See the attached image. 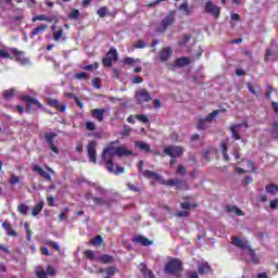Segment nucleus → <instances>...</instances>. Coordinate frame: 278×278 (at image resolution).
<instances>
[{
	"label": "nucleus",
	"instance_id": "nucleus-1",
	"mask_svg": "<svg viewBox=\"0 0 278 278\" xmlns=\"http://www.w3.org/2000/svg\"><path fill=\"white\" fill-rule=\"evenodd\" d=\"M115 155H118V157H122V155H131V150H127L125 146H121L117 148L114 146H110L106 147L102 152V160L109 173H113V175H121L125 173V167L117 166V168H114Z\"/></svg>",
	"mask_w": 278,
	"mask_h": 278
},
{
	"label": "nucleus",
	"instance_id": "nucleus-2",
	"mask_svg": "<svg viewBox=\"0 0 278 278\" xmlns=\"http://www.w3.org/2000/svg\"><path fill=\"white\" fill-rule=\"evenodd\" d=\"M232 244L233 247H238V249H241V251H243V253L248 255L250 262H253V264H257L260 262V260L255 255V251L251 249V245H249L248 242H244V240H242L241 238L235 237L232 240Z\"/></svg>",
	"mask_w": 278,
	"mask_h": 278
},
{
	"label": "nucleus",
	"instance_id": "nucleus-3",
	"mask_svg": "<svg viewBox=\"0 0 278 278\" xmlns=\"http://www.w3.org/2000/svg\"><path fill=\"white\" fill-rule=\"evenodd\" d=\"M114 62H118V51L116 48H111L102 59L103 67L112 68V64H114Z\"/></svg>",
	"mask_w": 278,
	"mask_h": 278
},
{
	"label": "nucleus",
	"instance_id": "nucleus-4",
	"mask_svg": "<svg viewBox=\"0 0 278 278\" xmlns=\"http://www.w3.org/2000/svg\"><path fill=\"white\" fill-rule=\"evenodd\" d=\"M12 55L15 62H18V64H21L22 66H29V64H31L29 58L25 56L24 51H21L15 48V50H12Z\"/></svg>",
	"mask_w": 278,
	"mask_h": 278
},
{
	"label": "nucleus",
	"instance_id": "nucleus-5",
	"mask_svg": "<svg viewBox=\"0 0 278 278\" xmlns=\"http://www.w3.org/2000/svg\"><path fill=\"white\" fill-rule=\"evenodd\" d=\"M165 271L168 273V275H177L178 273H181V261L175 258L166 264Z\"/></svg>",
	"mask_w": 278,
	"mask_h": 278
},
{
	"label": "nucleus",
	"instance_id": "nucleus-6",
	"mask_svg": "<svg viewBox=\"0 0 278 278\" xmlns=\"http://www.w3.org/2000/svg\"><path fill=\"white\" fill-rule=\"evenodd\" d=\"M222 110H215L212 113H210L205 118L200 119L197 127L199 129H207V123H212L218 114H220Z\"/></svg>",
	"mask_w": 278,
	"mask_h": 278
},
{
	"label": "nucleus",
	"instance_id": "nucleus-7",
	"mask_svg": "<svg viewBox=\"0 0 278 278\" xmlns=\"http://www.w3.org/2000/svg\"><path fill=\"white\" fill-rule=\"evenodd\" d=\"M135 99L139 105H142V103H149L151 101L152 97L147 89H139L136 92Z\"/></svg>",
	"mask_w": 278,
	"mask_h": 278
},
{
	"label": "nucleus",
	"instance_id": "nucleus-8",
	"mask_svg": "<svg viewBox=\"0 0 278 278\" xmlns=\"http://www.w3.org/2000/svg\"><path fill=\"white\" fill-rule=\"evenodd\" d=\"M165 155H169L172 159L179 157L184 155V148L177 146H169L164 149Z\"/></svg>",
	"mask_w": 278,
	"mask_h": 278
},
{
	"label": "nucleus",
	"instance_id": "nucleus-9",
	"mask_svg": "<svg viewBox=\"0 0 278 278\" xmlns=\"http://www.w3.org/2000/svg\"><path fill=\"white\" fill-rule=\"evenodd\" d=\"M204 12L212 14L214 18H218L220 16V7L214 4L212 1H207L204 5Z\"/></svg>",
	"mask_w": 278,
	"mask_h": 278
},
{
	"label": "nucleus",
	"instance_id": "nucleus-10",
	"mask_svg": "<svg viewBox=\"0 0 278 278\" xmlns=\"http://www.w3.org/2000/svg\"><path fill=\"white\" fill-rule=\"evenodd\" d=\"M87 155L91 164H97V141H90L87 144Z\"/></svg>",
	"mask_w": 278,
	"mask_h": 278
},
{
	"label": "nucleus",
	"instance_id": "nucleus-11",
	"mask_svg": "<svg viewBox=\"0 0 278 278\" xmlns=\"http://www.w3.org/2000/svg\"><path fill=\"white\" fill-rule=\"evenodd\" d=\"M173 23H175V11H170L161 22L162 31H166V29H168Z\"/></svg>",
	"mask_w": 278,
	"mask_h": 278
},
{
	"label": "nucleus",
	"instance_id": "nucleus-12",
	"mask_svg": "<svg viewBox=\"0 0 278 278\" xmlns=\"http://www.w3.org/2000/svg\"><path fill=\"white\" fill-rule=\"evenodd\" d=\"M173 56V48L172 47H165L159 51L157 59L160 62H168L170 58Z\"/></svg>",
	"mask_w": 278,
	"mask_h": 278
},
{
	"label": "nucleus",
	"instance_id": "nucleus-13",
	"mask_svg": "<svg viewBox=\"0 0 278 278\" xmlns=\"http://www.w3.org/2000/svg\"><path fill=\"white\" fill-rule=\"evenodd\" d=\"M242 127L247 129L249 128V124L247 122H243V124L233 125L232 127H230V131L235 140H241L240 134L242 131Z\"/></svg>",
	"mask_w": 278,
	"mask_h": 278
},
{
	"label": "nucleus",
	"instance_id": "nucleus-14",
	"mask_svg": "<svg viewBox=\"0 0 278 278\" xmlns=\"http://www.w3.org/2000/svg\"><path fill=\"white\" fill-rule=\"evenodd\" d=\"M45 138L51 151L56 154L60 153V150L58 149V147H55V142H53V139L58 138V135L55 132H47L45 135Z\"/></svg>",
	"mask_w": 278,
	"mask_h": 278
},
{
	"label": "nucleus",
	"instance_id": "nucleus-15",
	"mask_svg": "<svg viewBox=\"0 0 278 278\" xmlns=\"http://www.w3.org/2000/svg\"><path fill=\"white\" fill-rule=\"evenodd\" d=\"M193 59L190 56H181L175 60L174 64L175 66H177L178 68H184V66H188L190 64H192Z\"/></svg>",
	"mask_w": 278,
	"mask_h": 278
},
{
	"label": "nucleus",
	"instance_id": "nucleus-16",
	"mask_svg": "<svg viewBox=\"0 0 278 278\" xmlns=\"http://www.w3.org/2000/svg\"><path fill=\"white\" fill-rule=\"evenodd\" d=\"M198 273L199 275H210V273H212V267H210V264H207V262H199Z\"/></svg>",
	"mask_w": 278,
	"mask_h": 278
},
{
	"label": "nucleus",
	"instance_id": "nucleus-17",
	"mask_svg": "<svg viewBox=\"0 0 278 278\" xmlns=\"http://www.w3.org/2000/svg\"><path fill=\"white\" fill-rule=\"evenodd\" d=\"M105 109H94L91 111L92 118H96L99 123H103V116L105 114Z\"/></svg>",
	"mask_w": 278,
	"mask_h": 278
},
{
	"label": "nucleus",
	"instance_id": "nucleus-18",
	"mask_svg": "<svg viewBox=\"0 0 278 278\" xmlns=\"http://www.w3.org/2000/svg\"><path fill=\"white\" fill-rule=\"evenodd\" d=\"M33 170H34L35 173H39V175H40L43 179H46L47 181H52L51 175H50L48 172H46L42 167H40L39 165H34V166H33Z\"/></svg>",
	"mask_w": 278,
	"mask_h": 278
},
{
	"label": "nucleus",
	"instance_id": "nucleus-19",
	"mask_svg": "<svg viewBox=\"0 0 278 278\" xmlns=\"http://www.w3.org/2000/svg\"><path fill=\"white\" fill-rule=\"evenodd\" d=\"M22 101H25L28 105H35L36 108H39V110H42V103L29 96H23Z\"/></svg>",
	"mask_w": 278,
	"mask_h": 278
},
{
	"label": "nucleus",
	"instance_id": "nucleus-20",
	"mask_svg": "<svg viewBox=\"0 0 278 278\" xmlns=\"http://www.w3.org/2000/svg\"><path fill=\"white\" fill-rule=\"evenodd\" d=\"M132 241L137 244H142L143 247H151V244H153V241L143 236H137L132 239Z\"/></svg>",
	"mask_w": 278,
	"mask_h": 278
},
{
	"label": "nucleus",
	"instance_id": "nucleus-21",
	"mask_svg": "<svg viewBox=\"0 0 278 278\" xmlns=\"http://www.w3.org/2000/svg\"><path fill=\"white\" fill-rule=\"evenodd\" d=\"M15 48H4L0 50V58L3 60H14L12 56V51H14Z\"/></svg>",
	"mask_w": 278,
	"mask_h": 278
},
{
	"label": "nucleus",
	"instance_id": "nucleus-22",
	"mask_svg": "<svg viewBox=\"0 0 278 278\" xmlns=\"http://www.w3.org/2000/svg\"><path fill=\"white\" fill-rule=\"evenodd\" d=\"M179 12H184L185 16H190L192 14V9H190V5L188 4V0H185L179 7Z\"/></svg>",
	"mask_w": 278,
	"mask_h": 278
},
{
	"label": "nucleus",
	"instance_id": "nucleus-23",
	"mask_svg": "<svg viewBox=\"0 0 278 278\" xmlns=\"http://www.w3.org/2000/svg\"><path fill=\"white\" fill-rule=\"evenodd\" d=\"M2 227L7 231V236H11V238H16V236H18V233L12 229V225L10 223L3 222Z\"/></svg>",
	"mask_w": 278,
	"mask_h": 278
},
{
	"label": "nucleus",
	"instance_id": "nucleus-24",
	"mask_svg": "<svg viewBox=\"0 0 278 278\" xmlns=\"http://www.w3.org/2000/svg\"><path fill=\"white\" fill-rule=\"evenodd\" d=\"M135 147H137L140 151H144L146 153H149L151 151V146L144 141H136Z\"/></svg>",
	"mask_w": 278,
	"mask_h": 278
},
{
	"label": "nucleus",
	"instance_id": "nucleus-25",
	"mask_svg": "<svg viewBox=\"0 0 278 278\" xmlns=\"http://www.w3.org/2000/svg\"><path fill=\"white\" fill-rule=\"evenodd\" d=\"M42 207H45V202L40 201L39 203H37L33 210H31V216H38V214H40V212H42Z\"/></svg>",
	"mask_w": 278,
	"mask_h": 278
},
{
	"label": "nucleus",
	"instance_id": "nucleus-26",
	"mask_svg": "<svg viewBox=\"0 0 278 278\" xmlns=\"http://www.w3.org/2000/svg\"><path fill=\"white\" fill-rule=\"evenodd\" d=\"M47 25L42 24L40 26H37L36 28L33 29V31L30 33V36H38V34H45V31H47Z\"/></svg>",
	"mask_w": 278,
	"mask_h": 278
},
{
	"label": "nucleus",
	"instance_id": "nucleus-27",
	"mask_svg": "<svg viewBox=\"0 0 278 278\" xmlns=\"http://www.w3.org/2000/svg\"><path fill=\"white\" fill-rule=\"evenodd\" d=\"M98 262H101L102 264H112L114 262V257L108 254H103L98 257Z\"/></svg>",
	"mask_w": 278,
	"mask_h": 278
},
{
	"label": "nucleus",
	"instance_id": "nucleus-28",
	"mask_svg": "<svg viewBox=\"0 0 278 278\" xmlns=\"http://www.w3.org/2000/svg\"><path fill=\"white\" fill-rule=\"evenodd\" d=\"M143 177H147L148 179H151V177H153V179H156L157 181L162 179V176L160 174H155V172L152 170L143 172Z\"/></svg>",
	"mask_w": 278,
	"mask_h": 278
},
{
	"label": "nucleus",
	"instance_id": "nucleus-29",
	"mask_svg": "<svg viewBox=\"0 0 278 278\" xmlns=\"http://www.w3.org/2000/svg\"><path fill=\"white\" fill-rule=\"evenodd\" d=\"M123 62L127 66H138V64H140V61L138 59H134V58H129V56L125 58Z\"/></svg>",
	"mask_w": 278,
	"mask_h": 278
},
{
	"label": "nucleus",
	"instance_id": "nucleus-30",
	"mask_svg": "<svg viewBox=\"0 0 278 278\" xmlns=\"http://www.w3.org/2000/svg\"><path fill=\"white\" fill-rule=\"evenodd\" d=\"M52 36L55 42H60V40H62V38L64 37V29L59 28L56 31L52 33Z\"/></svg>",
	"mask_w": 278,
	"mask_h": 278
},
{
	"label": "nucleus",
	"instance_id": "nucleus-31",
	"mask_svg": "<svg viewBox=\"0 0 278 278\" xmlns=\"http://www.w3.org/2000/svg\"><path fill=\"white\" fill-rule=\"evenodd\" d=\"M265 62H269V60H278V54L270 50H267L264 58Z\"/></svg>",
	"mask_w": 278,
	"mask_h": 278
},
{
	"label": "nucleus",
	"instance_id": "nucleus-32",
	"mask_svg": "<svg viewBox=\"0 0 278 278\" xmlns=\"http://www.w3.org/2000/svg\"><path fill=\"white\" fill-rule=\"evenodd\" d=\"M35 275L38 278H47V271H45V268H42V266H37L35 268Z\"/></svg>",
	"mask_w": 278,
	"mask_h": 278
},
{
	"label": "nucleus",
	"instance_id": "nucleus-33",
	"mask_svg": "<svg viewBox=\"0 0 278 278\" xmlns=\"http://www.w3.org/2000/svg\"><path fill=\"white\" fill-rule=\"evenodd\" d=\"M140 270H143V277L144 278H154L153 271L147 269V265L141 264Z\"/></svg>",
	"mask_w": 278,
	"mask_h": 278
},
{
	"label": "nucleus",
	"instance_id": "nucleus-34",
	"mask_svg": "<svg viewBox=\"0 0 278 278\" xmlns=\"http://www.w3.org/2000/svg\"><path fill=\"white\" fill-rule=\"evenodd\" d=\"M227 212H231L232 214H236L237 216H244V212H242L238 206H228Z\"/></svg>",
	"mask_w": 278,
	"mask_h": 278
},
{
	"label": "nucleus",
	"instance_id": "nucleus-35",
	"mask_svg": "<svg viewBox=\"0 0 278 278\" xmlns=\"http://www.w3.org/2000/svg\"><path fill=\"white\" fill-rule=\"evenodd\" d=\"M17 212L23 216H26L27 212H29V206H27L25 203H22L17 206Z\"/></svg>",
	"mask_w": 278,
	"mask_h": 278
},
{
	"label": "nucleus",
	"instance_id": "nucleus-36",
	"mask_svg": "<svg viewBox=\"0 0 278 278\" xmlns=\"http://www.w3.org/2000/svg\"><path fill=\"white\" fill-rule=\"evenodd\" d=\"M102 243H103V238L101 236H97L90 241V244H92L93 247H101Z\"/></svg>",
	"mask_w": 278,
	"mask_h": 278
},
{
	"label": "nucleus",
	"instance_id": "nucleus-37",
	"mask_svg": "<svg viewBox=\"0 0 278 278\" xmlns=\"http://www.w3.org/2000/svg\"><path fill=\"white\" fill-rule=\"evenodd\" d=\"M266 192H268V194H277L278 193V186L277 185H268L266 187Z\"/></svg>",
	"mask_w": 278,
	"mask_h": 278
},
{
	"label": "nucleus",
	"instance_id": "nucleus-38",
	"mask_svg": "<svg viewBox=\"0 0 278 278\" xmlns=\"http://www.w3.org/2000/svg\"><path fill=\"white\" fill-rule=\"evenodd\" d=\"M16 94V90L15 89H8L3 91V98L4 99H12V97H14Z\"/></svg>",
	"mask_w": 278,
	"mask_h": 278
},
{
	"label": "nucleus",
	"instance_id": "nucleus-39",
	"mask_svg": "<svg viewBox=\"0 0 278 278\" xmlns=\"http://www.w3.org/2000/svg\"><path fill=\"white\" fill-rule=\"evenodd\" d=\"M222 147V153H223V157L226 162H229V154H227V143L222 142L220 143Z\"/></svg>",
	"mask_w": 278,
	"mask_h": 278
},
{
	"label": "nucleus",
	"instance_id": "nucleus-40",
	"mask_svg": "<svg viewBox=\"0 0 278 278\" xmlns=\"http://www.w3.org/2000/svg\"><path fill=\"white\" fill-rule=\"evenodd\" d=\"M93 203L96 205H100V206H103V205H109V202L108 200L103 199V198H93Z\"/></svg>",
	"mask_w": 278,
	"mask_h": 278
},
{
	"label": "nucleus",
	"instance_id": "nucleus-41",
	"mask_svg": "<svg viewBox=\"0 0 278 278\" xmlns=\"http://www.w3.org/2000/svg\"><path fill=\"white\" fill-rule=\"evenodd\" d=\"M98 16H100V18H105V16H108V7H102L97 11Z\"/></svg>",
	"mask_w": 278,
	"mask_h": 278
},
{
	"label": "nucleus",
	"instance_id": "nucleus-42",
	"mask_svg": "<svg viewBox=\"0 0 278 278\" xmlns=\"http://www.w3.org/2000/svg\"><path fill=\"white\" fill-rule=\"evenodd\" d=\"M100 273H105L108 277H112L113 275H115L116 269L114 267H109L106 269H100Z\"/></svg>",
	"mask_w": 278,
	"mask_h": 278
},
{
	"label": "nucleus",
	"instance_id": "nucleus-43",
	"mask_svg": "<svg viewBox=\"0 0 278 278\" xmlns=\"http://www.w3.org/2000/svg\"><path fill=\"white\" fill-rule=\"evenodd\" d=\"M48 104L51 106V108H60V100L58 99H51L49 98L48 99Z\"/></svg>",
	"mask_w": 278,
	"mask_h": 278
},
{
	"label": "nucleus",
	"instance_id": "nucleus-44",
	"mask_svg": "<svg viewBox=\"0 0 278 278\" xmlns=\"http://www.w3.org/2000/svg\"><path fill=\"white\" fill-rule=\"evenodd\" d=\"M175 216L177 218H186V217L190 216V213L188 211H178L175 213Z\"/></svg>",
	"mask_w": 278,
	"mask_h": 278
},
{
	"label": "nucleus",
	"instance_id": "nucleus-45",
	"mask_svg": "<svg viewBox=\"0 0 278 278\" xmlns=\"http://www.w3.org/2000/svg\"><path fill=\"white\" fill-rule=\"evenodd\" d=\"M21 181V177L16 176L15 174L11 175L10 184L11 186H16Z\"/></svg>",
	"mask_w": 278,
	"mask_h": 278
},
{
	"label": "nucleus",
	"instance_id": "nucleus-46",
	"mask_svg": "<svg viewBox=\"0 0 278 278\" xmlns=\"http://www.w3.org/2000/svg\"><path fill=\"white\" fill-rule=\"evenodd\" d=\"M165 186H179L181 184V180L179 179H170L164 182Z\"/></svg>",
	"mask_w": 278,
	"mask_h": 278
},
{
	"label": "nucleus",
	"instance_id": "nucleus-47",
	"mask_svg": "<svg viewBox=\"0 0 278 278\" xmlns=\"http://www.w3.org/2000/svg\"><path fill=\"white\" fill-rule=\"evenodd\" d=\"M86 129L88 131H94V129H97V125L94 124V122H87L86 123Z\"/></svg>",
	"mask_w": 278,
	"mask_h": 278
},
{
	"label": "nucleus",
	"instance_id": "nucleus-48",
	"mask_svg": "<svg viewBox=\"0 0 278 278\" xmlns=\"http://www.w3.org/2000/svg\"><path fill=\"white\" fill-rule=\"evenodd\" d=\"M75 78L76 79H88V73H86V72L77 73V74H75Z\"/></svg>",
	"mask_w": 278,
	"mask_h": 278
},
{
	"label": "nucleus",
	"instance_id": "nucleus-49",
	"mask_svg": "<svg viewBox=\"0 0 278 278\" xmlns=\"http://www.w3.org/2000/svg\"><path fill=\"white\" fill-rule=\"evenodd\" d=\"M144 47H147V42H144V40H138L135 43L136 49H144Z\"/></svg>",
	"mask_w": 278,
	"mask_h": 278
},
{
	"label": "nucleus",
	"instance_id": "nucleus-50",
	"mask_svg": "<svg viewBox=\"0 0 278 278\" xmlns=\"http://www.w3.org/2000/svg\"><path fill=\"white\" fill-rule=\"evenodd\" d=\"M97 68H99V63H94V64H89L87 66H85V71H97Z\"/></svg>",
	"mask_w": 278,
	"mask_h": 278
},
{
	"label": "nucleus",
	"instance_id": "nucleus-51",
	"mask_svg": "<svg viewBox=\"0 0 278 278\" xmlns=\"http://www.w3.org/2000/svg\"><path fill=\"white\" fill-rule=\"evenodd\" d=\"M66 212H68V208H64V211L59 215V220H68Z\"/></svg>",
	"mask_w": 278,
	"mask_h": 278
},
{
	"label": "nucleus",
	"instance_id": "nucleus-52",
	"mask_svg": "<svg viewBox=\"0 0 278 278\" xmlns=\"http://www.w3.org/2000/svg\"><path fill=\"white\" fill-rule=\"evenodd\" d=\"M46 274L49 275L50 277H53L55 275V268L53 266L49 265L47 267V273Z\"/></svg>",
	"mask_w": 278,
	"mask_h": 278
},
{
	"label": "nucleus",
	"instance_id": "nucleus-53",
	"mask_svg": "<svg viewBox=\"0 0 278 278\" xmlns=\"http://www.w3.org/2000/svg\"><path fill=\"white\" fill-rule=\"evenodd\" d=\"M248 168H251L252 173H257V167H255V163L252 161H247Z\"/></svg>",
	"mask_w": 278,
	"mask_h": 278
},
{
	"label": "nucleus",
	"instance_id": "nucleus-54",
	"mask_svg": "<svg viewBox=\"0 0 278 278\" xmlns=\"http://www.w3.org/2000/svg\"><path fill=\"white\" fill-rule=\"evenodd\" d=\"M180 207H181L182 210H190L191 203H190V202L181 203V204H180ZM192 207H197V204H192Z\"/></svg>",
	"mask_w": 278,
	"mask_h": 278
},
{
	"label": "nucleus",
	"instance_id": "nucleus-55",
	"mask_svg": "<svg viewBox=\"0 0 278 278\" xmlns=\"http://www.w3.org/2000/svg\"><path fill=\"white\" fill-rule=\"evenodd\" d=\"M136 118L140 123H149V117H147V115H137Z\"/></svg>",
	"mask_w": 278,
	"mask_h": 278
},
{
	"label": "nucleus",
	"instance_id": "nucleus-56",
	"mask_svg": "<svg viewBox=\"0 0 278 278\" xmlns=\"http://www.w3.org/2000/svg\"><path fill=\"white\" fill-rule=\"evenodd\" d=\"M36 21H47V15L41 14V15H37V16L33 17V23H36Z\"/></svg>",
	"mask_w": 278,
	"mask_h": 278
},
{
	"label": "nucleus",
	"instance_id": "nucleus-57",
	"mask_svg": "<svg viewBox=\"0 0 278 278\" xmlns=\"http://www.w3.org/2000/svg\"><path fill=\"white\" fill-rule=\"evenodd\" d=\"M85 255H86V257H87L88 260H94V251H92V250H87V251L85 252Z\"/></svg>",
	"mask_w": 278,
	"mask_h": 278
},
{
	"label": "nucleus",
	"instance_id": "nucleus-58",
	"mask_svg": "<svg viewBox=\"0 0 278 278\" xmlns=\"http://www.w3.org/2000/svg\"><path fill=\"white\" fill-rule=\"evenodd\" d=\"M269 207H271V210H277V207H278V198L270 201Z\"/></svg>",
	"mask_w": 278,
	"mask_h": 278
},
{
	"label": "nucleus",
	"instance_id": "nucleus-59",
	"mask_svg": "<svg viewBox=\"0 0 278 278\" xmlns=\"http://www.w3.org/2000/svg\"><path fill=\"white\" fill-rule=\"evenodd\" d=\"M247 88H248V90H249L252 94H254L255 97H257V91L253 88V85H251V83H248V84H247Z\"/></svg>",
	"mask_w": 278,
	"mask_h": 278
},
{
	"label": "nucleus",
	"instance_id": "nucleus-60",
	"mask_svg": "<svg viewBox=\"0 0 278 278\" xmlns=\"http://www.w3.org/2000/svg\"><path fill=\"white\" fill-rule=\"evenodd\" d=\"M70 17L74 18L76 21V18H79V10H73L70 13Z\"/></svg>",
	"mask_w": 278,
	"mask_h": 278
},
{
	"label": "nucleus",
	"instance_id": "nucleus-61",
	"mask_svg": "<svg viewBox=\"0 0 278 278\" xmlns=\"http://www.w3.org/2000/svg\"><path fill=\"white\" fill-rule=\"evenodd\" d=\"M273 136L274 138H278V123H274L273 125Z\"/></svg>",
	"mask_w": 278,
	"mask_h": 278
},
{
	"label": "nucleus",
	"instance_id": "nucleus-62",
	"mask_svg": "<svg viewBox=\"0 0 278 278\" xmlns=\"http://www.w3.org/2000/svg\"><path fill=\"white\" fill-rule=\"evenodd\" d=\"M100 79L99 78H94L91 84L93 86V88H96L97 90H99V88H101V85L99 84Z\"/></svg>",
	"mask_w": 278,
	"mask_h": 278
},
{
	"label": "nucleus",
	"instance_id": "nucleus-63",
	"mask_svg": "<svg viewBox=\"0 0 278 278\" xmlns=\"http://www.w3.org/2000/svg\"><path fill=\"white\" fill-rule=\"evenodd\" d=\"M53 21H54V23H58V17H55V15H52V16H47L46 15V22L47 23H53Z\"/></svg>",
	"mask_w": 278,
	"mask_h": 278
},
{
	"label": "nucleus",
	"instance_id": "nucleus-64",
	"mask_svg": "<svg viewBox=\"0 0 278 278\" xmlns=\"http://www.w3.org/2000/svg\"><path fill=\"white\" fill-rule=\"evenodd\" d=\"M177 173L179 175H186V167H184L182 165H179Z\"/></svg>",
	"mask_w": 278,
	"mask_h": 278
}]
</instances>
